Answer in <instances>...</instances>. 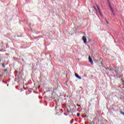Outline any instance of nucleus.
I'll return each mask as SVG.
<instances>
[{
  "label": "nucleus",
  "instance_id": "1",
  "mask_svg": "<svg viewBox=\"0 0 124 124\" xmlns=\"http://www.w3.org/2000/svg\"><path fill=\"white\" fill-rule=\"evenodd\" d=\"M88 60H89V62H90V63L91 64L93 65V61L91 56L88 57Z\"/></svg>",
  "mask_w": 124,
  "mask_h": 124
},
{
  "label": "nucleus",
  "instance_id": "2",
  "mask_svg": "<svg viewBox=\"0 0 124 124\" xmlns=\"http://www.w3.org/2000/svg\"><path fill=\"white\" fill-rule=\"evenodd\" d=\"M75 76L76 78H78L80 80L82 79V78L79 76V75L78 74H77L76 73L75 74Z\"/></svg>",
  "mask_w": 124,
  "mask_h": 124
},
{
  "label": "nucleus",
  "instance_id": "3",
  "mask_svg": "<svg viewBox=\"0 0 124 124\" xmlns=\"http://www.w3.org/2000/svg\"><path fill=\"white\" fill-rule=\"evenodd\" d=\"M82 39H83L84 43H87V39H86V37L85 36H83Z\"/></svg>",
  "mask_w": 124,
  "mask_h": 124
},
{
  "label": "nucleus",
  "instance_id": "4",
  "mask_svg": "<svg viewBox=\"0 0 124 124\" xmlns=\"http://www.w3.org/2000/svg\"><path fill=\"white\" fill-rule=\"evenodd\" d=\"M100 60L101 61V63H99V66L100 67H101V66H102V65H103V64H102V60L101 58L100 59Z\"/></svg>",
  "mask_w": 124,
  "mask_h": 124
},
{
  "label": "nucleus",
  "instance_id": "5",
  "mask_svg": "<svg viewBox=\"0 0 124 124\" xmlns=\"http://www.w3.org/2000/svg\"><path fill=\"white\" fill-rule=\"evenodd\" d=\"M96 6L97 8H98V10L100 11V7H99V6L97 4H96Z\"/></svg>",
  "mask_w": 124,
  "mask_h": 124
},
{
  "label": "nucleus",
  "instance_id": "6",
  "mask_svg": "<svg viewBox=\"0 0 124 124\" xmlns=\"http://www.w3.org/2000/svg\"><path fill=\"white\" fill-rule=\"evenodd\" d=\"M74 119H72V120H71V122H70V123L71 124H73V123H74Z\"/></svg>",
  "mask_w": 124,
  "mask_h": 124
},
{
  "label": "nucleus",
  "instance_id": "7",
  "mask_svg": "<svg viewBox=\"0 0 124 124\" xmlns=\"http://www.w3.org/2000/svg\"><path fill=\"white\" fill-rule=\"evenodd\" d=\"M110 9H111V10L112 13H114V11H113V10L112 7H111V6H110Z\"/></svg>",
  "mask_w": 124,
  "mask_h": 124
},
{
  "label": "nucleus",
  "instance_id": "8",
  "mask_svg": "<svg viewBox=\"0 0 124 124\" xmlns=\"http://www.w3.org/2000/svg\"><path fill=\"white\" fill-rule=\"evenodd\" d=\"M2 66L3 68H5L4 63H3L2 64Z\"/></svg>",
  "mask_w": 124,
  "mask_h": 124
},
{
  "label": "nucleus",
  "instance_id": "9",
  "mask_svg": "<svg viewBox=\"0 0 124 124\" xmlns=\"http://www.w3.org/2000/svg\"><path fill=\"white\" fill-rule=\"evenodd\" d=\"M99 13L100 15H101L102 16L101 12L100 10L99 11Z\"/></svg>",
  "mask_w": 124,
  "mask_h": 124
},
{
  "label": "nucleus",
  "instance_id": "10",
  "mask_svg": "<svg viewBox=\"0 0 124 124\" xmlns=\"http://www.w3.org/2000/svg\"><path fill=\"white\" fill-rule=\"evenodd\" d=\"M79 116H80V113H77V116L78 117H79Z\"/></svg>",
  "mask_w": 124,
  "mask_h": 124
},
{
  "label": "nucleus",
  "instance_id": "11",
  "mask_svg": "<svg viewBox=\"0 0 124 124\" xmlns=\"http://www.w3.org/2000/svg\"><path fill=\"white\" fill-rule=\"evenodd\" d=\"M120 113H121V114H123L124 116V112H122V111H120Z\"/></svg>",
  "mask_w": 124,
  "mask_h": 124
},
{
  "label": "nucleus",
  "instance_id": "12",
  "mask_svg": "<svg viewBox=\"0 0 124 124\" xmlns=\"http://www.w3.org/2000/svg\"><path fill=\"white\" fill-rule=\"evenodd\" d=\"M7 69H4V72H7Z\"/></svg>",
  "mask_w": 124,
  "mask_h": 124
},
{
  "label": "nucleus",
  "instance_id": "13",
  "mask_svg": "<svg viewBox=\"0 0 124 124\" xmlns=\"http://www.w3.org/2000/svg\"><path fill=\"white\" fill-rule=\"evenodd\" d=\"M105 20H106V22H107V23L108 24H109L106 19H105Z\"/></svg>",
  "mask_w": 124,
  "mask_h": 124
},
{
  "label": "nucleus",
  "instance_id": "14",
  "mask_svg": "<svg viewBox=\"0 0 124 124\" xmlns=\"http://www.w3.org/2000/svg\"><path fill=\"white\" fill-rule=\"evenodd\" d=\"M77 106L78 107H81V106H80V105H78V104H77Z\"/></svg>",
  "mask_w": 124,
  "mask_h": 124
},
{
  "label": "nucleus",
  "instance_id": "15",
  "mask_svg": "<svg viewBox=\"0 0 124 124\" xmlns=\"http://www.w3.org/2000/svg\"><path fill=\"white\" fill-rule=\"evenodd\" d=\"M2 82H3L4 83H6V82H5L4 81H3Z\"/></svg>",
  "mask_w": 124,
  "mask_h": 124
},
{
  "label": "nucleus",
  "instance_id": "16",
  "mask_svg": "<svg viewBox=\"0 0 124 124\" xmlns=\"http://www.w3.org/2000/svg\"><path fill=\"white\" fill-rule=\"evenodd\" d=\"M94 9H95V10H97V9H96L95 7H94Z\"/></svg>",
  "mask_w": 124,
  "mask_h": 124
},
{
  "label": "nucleus",
  "instance_id": "17",
  "mask_svg": "<svg viewBox=\"0 0 124 124\" xmlns=\"http://www.w3.org/2000/svg\"><path fill=\"white\" fill-rule=\"evenodd\" d=\"M113 15H115V13H113Z\"/></svg>",
  "mask_w": 124,
  "mask_h": 124
},
{
  "label": "nucleus",
  "instance_id": "18",
  "mask_svg": "<svg viewBox=\"0 0 124 124\" xmlns=\"http://www.w3.org/2000/svg\"><path fill=\"white\" fill-rule=\"evenodd\" d=\"M23 61H24V60L23 59Z\"/></svg>",
  "mask_w": 124,
  "mask_h": 124
}]
</instances>
